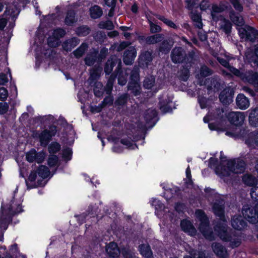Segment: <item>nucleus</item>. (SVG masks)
<instances>
[{
  "mask_svg": "<svg viewBox=\"0 0 258 258\" xmlns=\"http://www.w3.org/2000/svg\"><path fill=\"white\" fill-rule=\"evenodd\" d=\"M223 204L221 202L219 204L215 203L213 209L216 215L219 217L220 221L216 225L215 231L221 239L225 241H230L232 247L239 246L241 243L240 238L233 235V237L230 234L225 223V220L223 216Z\"/></svg>",
  "mask_w": 258,
  "mask_h": 258,
  "instance_id": "1",
  "label": "nucleus"
},
{
  "mask_svg": "<svg viewBox=\"0 0 258 258\" xmlns=\"http://www.w3.org/2000/svg\"><path fill=\"white\" fill-rule=\"evenodd\" d=\"M22 206L17 204L15 201H12L10 205L5 207L2 206V212L0 215V241L3 239V232L2 230H6L8 223L11 221V216L14 214L22 212Z\"/></svg>",
  "mask_w": 258,
  "mask_h": 258,
  "instance_id": "2",
  "label": "nucleus"
},
{
  "mask_svg": "<svg viewBox=\"0 0 258 258\" xmlns=\"http://www.w3.org/2000/svg\"><path fill=\"white\" fill-rule=\"evenodd\" d=\"M245 163L240 159L229 161L227 167L220 165L216 167V173L221 177L230 175L231 173H241L245 170Z\"/></svg>",
  "mask_w": 258,
  "mask_h": 258,
  "instance_id": "3",
  "label": "nucleus"
},
{
  "mask_svg": "<svg viewBox=\"0 0 258 258\" xmlns=\"http://www.w3.org/2000/svg\"><path fill=\"white\" fill-rule=\"evenodd\" d=\"M80 5L75 3L67 6H57L55 8V13L48 14L42 16H76L79 10Z\"/></svg>",
  "mask_w": 258,
  "mask_h": 258,
  "instance_id": "4",
  "label": "nucleus"
},
{
  "mask_svg": "<svg viewBox=\"0 0 258 258\" xmlns=\"http://www.w3.org/2000/svg\"><path fill=\"white\" fill-rule=\"evenodd\" d=\"M239 35L241 39L256 43L255 45L254 51L258 56V31L249 26L238 28Z\"/></svg>",
  "mask_w": 258,
  "mask_h": 258,
  "instance_id": "5",
  "label": "nucleus"
},
{
  "mask_svg": "<svg viewBox=\"0 0 258 258\" xmlns=\"http://www.w3.org/2000/svg\"><path fill=\"white\" fill-rule=\"evenodd\" d=\"M34 0H14L13 3L6 4V10L3 15L1 16H18L21 8H25L26 5L33 3Z\"/></svg>",
  "mask_w": 258,
  "mask_h": 258,
  "instance_id": "6",
  "label": "nucleus"
},
{
  "mask_svg": "<svg viewBox=\"0 0 258 258\" xmlns=\"http://www.w3.org/2000/svg\"><path fill=\"white\" fill-rule=\"evenodd\" d=\"M197 219L200 222L199 229L204 237L209 240L214 239V235L209 227V222L205 213L200 210H198L195 213Z\"/></svg>",
  "mask_w": 258,
  "mask_h": 258,
  "instance_id": "7",
  "label": "nucleus"
},
{
  "mask_svg": "<svg viewBox=\"0 0 258 258\" xmlns=\"http://www.w3.org/2000/svg\"><path fill=\"white\" fill-rule=\"evenodd\" d=\"M224 116V111L223 109H217L214 112H210L204 118L205 122H208L210 120H216L218 124H214L212 123L209 124V127L211 130H225L226 127H223L222 124L224 122L223 119Z\"/></svg>",
  "mask_w": 258,
  "mask_h": 258,
  "instance_id": "8",
  "label": "nucleus"
},
{
  "mask_svg": "<svg viewBox=\"0 0 258 258\" xmlns=\"http://www.w3.org/2000/svg\"><path fill=\"white\" fill-rule=\"evenodd\" d=\"M258 203L254 207L245 205L242 209L244 217L250 223H255L258 220V209L256 208Z\"/></svg>",
  "mask_w": 258,
  "mask_h": 258,
  "instance_id": "9",
  "label": "nucleus"
},
{
  "mask_svg": "<svg viewBox=\"0 0 258 258\" xmlns=\"http://www.w3.org/2000/svg\"><path fill=\"white\" fill-rule=\"evenodd\" d=\"M132 81L129 83L128 90L132 91L135 95H138L141 90L140 85L138 82L139 81V73L137 68L135 69L131 74Z\"/></svg>",
  "mask_w": 258,
  "mask_h": 258,
  "instance_id": "10",
  "label": "nucleus"
},
{
  "mask_svg": "<svg viewBox=\"0 0 258 258\" xmlns=\"http://www.w3.org/2000/svg\"><path fill=\"white\" fill-rule=\"evenodd\" d=\"M240 78L243 81L258 87V74L256 72L249 71L243 74L240 72V76H235Z\"/></svg>",
  "mask_w": 258,
  "mask_h": 258,
  "instance_id": "11",
  "label": "nucleus"
},
{
  "mask_svg": "<svg viewBox=\"0 0 258 258\" xmlns=\"http://www.w3.org/2000/svg\"><path fill=\"white\" fill-rule=\"evenodd\" d=\"M217 59L219 63L227 69V70L222 71V73L224 75H230L231 73L234 76H240V71L229 65L227 59L220 57H218Z\"/></svg>",
  "mask_w": 258,
  "mask_h": 258,
  "instance_id": "12",
  "label": "nucleus"
},
{
  "mask_svg": "<svg viewBox=\"0 0 258 258\" xmlns=\"http://www.w3.org/2000/svg\"><path fill=\"white\" fill-rule=\"evenodd\" d=\"M65 35V31L61 29L54 30L52 35L48 39V44L51 47H56L59 43V38Z\"/></svg>",
  "mask_w": 258,
  "mask_h": 258,
  "instance_id": "13",
  "label": "nucleus"
},
{
  "mask_svg": "<svg viewBox=\"0 0 258 258\" xmlns=\"http://www.w3.org/2000/svg\"><path fill=\"white\" fill-rule=\"evenodd\" d=\"M233 89L227 87L221 92L219 95L220 100L224 104H229L233 101Z\"/></svg>",
  "mask_w": 258,
  "mask_h": 258,
  "instance_id": "14",
  "label": "nucleus"
},
{
  "mask_svg": "<svg viewBox=\"0 0 258 258\" xmlns=\"http://www.w3.org/2000/svg\"><path fill=\"white\" fill-rule=\"evenodd\" d=\"M45 157L43 152L37 153L35 150L32 149L26 154L27 160L29 162L36 161L38 163L42 162Z\"/></svg>",
  "mask_w": 258,
  "mask_h": 258,
  "instance_id": "15",
  "label": "nucleus"
},
{
  "mask_svg": "<svg viewBox=\"0 0 258 258\" xmlns=\"http://www.w3.org/2000/svg\"><path fill=\"white\" fill-rule=\"evenodd\" d=\"M227 117L231 123L238 126L242 124L245 116L243 112H231L228 114Z\"/></svg>",
  "mask_w": 258,
  "mask_h": 258,
  "instance_id": "16",
  "label": "nucleus"
},
{
  "mask_svg": "<svg viewBox=\"0 0 258 258\" xmlns=\"http://www.w3.org/2000/svg\"><path fill=\"white\" fill-rule=\"evenodd\" d=\"M186 8L190 11V16H202L198 11L199 0H184Z\"/></svg>",
  "mask_w": 258,
  "mask_h": 258,
  "instance_id": "17",
  "label": "nucleus"
},
{
  "mask_svg": "<svg viewBox=\"0 0 258 258\" xmlns=\"http://www.w3.org/2000/svg\"><path fill=\"white\" fill-rule=\"evenodd\" d=\"M255 169L258 172V160L256 161V164L255 165ZM243 182L249 186H253L251 188V191L253 188L258 187V182L254 177L250 174H245L242 177ZM251 192H250V194Z\"/></svg>",
  "mask_w": 258,
  "mask_h": 258,
  "instance_id": "18",
  "label": "nucleus"
},
{
  "mask_svg": "<svg viewBox=\"0 0 258 258\" xmlns=\"http://www.w3.org/2000/svg\"><path fill=\"white\" fill-rule=\"evenodd\" d=\"M185 54L181 47H176L172 51L171 59L174 63H180L185 60Z\"/></svg>",
  "mask_w": 258,
  "mask_h": 258,
  "instance_id": "19",
  "label": "nucleus"
},
{
  "mask_svg": "<svg viewBox=\"0 0 258 258\" xmlns=\"http://www.w3.org/2000/svg\"><path fill=\"white\" fill-rule=\"evenodd\" d=\"M137 51L134 47H130L124 53L123 60L126 64H131L136 56Z\"/></svg>",
  "mask_w": 258,
  "mask_h": 258,
  "instance_id": "20",
  "label": "nucleus"
},
{
  "mask_svg": "<svg viewBox=\"0 0 258 258\" xmlns=\"http://www.w3.org/2000/svg\"><path fill=\"white\" fill-rule=\"evenodd\" d=\"M180 226L183 231L188 233L190 235H195L196 233V228L191 222L187 219L181 221Z\"/></svg>",
  "mask_w": 258,
  "mask_h": 258,
  "instance_id": "21",
  "label": "nucleus"
},
{
  "mask_svg": "<svg viewBox=\"0 0 258 258\" xmlns=\"http://www.w3.org/2000/svg\"><path fill=\"white\" fill-rule=\"evenodd\" d=\"M237 107L240 109H246L250 105L249 99L242 94H239L236 98Z\"/></svg>",
  "mask_w": 258,
  "mask_h": 258,
  "instance_id": "22",
  "label": "nucleus"
},
{
  "mask_svg": "<svg viewBox=\"0 0 258 258\" xmlns=\"http://www.w3.org/2000/svg\"><path fill=\"white\" fill-rule=\"evenodd\" d=\"M232 226L236 230H242L246 225L245 221L240 216H234L231 220Z\"/></svg>",
  "mask_w": 258,
  "mask_h": 258,
  "instance_id": "23",
  "label": "nucleus"
},
{
  "mask_svg": "<svg viewBox=\"0 0 258 258\" xmlns=\"http://www.w3.org/2000/svg\"><path fill=\"white\" fill-rule=\"evenodd\" d=\"M245 142L249 148H258V133H250Z\"/></svg>",
  "mask_w": 258,
  "mask_h": 258,
  "instance_id": "24",
  "label": "nucleus"
},
{
  "mask_svg": "<svg viewBox=\"0 0 258 258\" xmlns=\"http://www.w3.org/2000/svg\"><path fill=\"white\" fill-rule=\"evenodd\" d=\"M212 248L215 253L219 257L225 258L227 255L226 249L220 243H214L212 244Z\"/></svg>",
  "mask_w": 258,
  "mask_h": 258,
  "instance_id": "25",
  "label": "nucleus"
},
{
  "mask_svg": "<svg viewBox=\"0 0 258 258\" xmlns=\"http://www.w3.org/2000/svg\"><path fill=\"white\" fill-rule=\"evenodd\" d=\"M116 63H118V68H119L121 64L120 59L114 56L111 57L110 59L108 60L104 69L106 73L109 74L112 71L114 65Z\"/></svg>",
  "mask_w": 258,
  "mask_h": 258,
  "instance_id": "26",
  "label": "nucleus"
},
{
  "mask_svg": "<svg viewBox=\"0 0 258 258\" xmlns=\"http://www.w3.org/2000/svg\"><path fill=\"white\" fill-rule=\"evenodd\" d=\"M204 84L207 86L208 90L213 89L214 91L218 90L220 85L217 78L206 79Z\"/></svg>",
  "mask_w": 258,
  "mask_h": 258,
  "instance_id": "27",
  "label": "nucleus"
},
{
  "mask_svg": "<svg viewBox=\"0 0 258 258\" xmlns=\"http://www.w3.org/2000/svg\"><path fill=\"white\" fill-rule=\"evenodd\" d=\"M106 251L110 256L113 257L117 256L120 252L117 244L114 242L109 243L106 246Z\"/></svg>",
  "mask_w": 258,
  "mask_h": 258,
  "instance_id": "28",
  "label": "nucleus"
},
{
  "mask_svg": "<svg viewBox=\"0 0 258 258\" xmlns=\"http://www.w3.org/2000/svg\"><path fill=\"white\" fill-rule=\"evenodd\" d=\"M139 59V63L141 66H147L152 60V53L149 51L143 52L140 55Z\"/></svg>",
  "mask_w": 258,
  "mask_h": 258,
  "instance_id": "29",
  "label": "nucleus"
},
{
  "mask_svg": "<svg viewBox=\"0 0 258 258\" xmlns=\"http://www.w3.org/2000/svg\"><path fill=\"white\" fill-rule=\"evenodd\" d=\"M104 6L110 8L108 15L106 16H114L117 0H103Z\"/></svg>",
  "mask_w": 258,
  "mask_h": 258,
  "instance_id": "30",
  "label": "nucleus"
},
{
  "mask_svg": "<svg viewBox=\"0 0 258 258\" xmlns=\"http://www.w3.org/2000/svg\"><path fill=\"white\" fill-rule=\"evenodd\" d=\"M47 133V130H46L41 133H36L35 135L36 137L39 138L40 144L42 146H46L51 139Z\"/></svg>",
  "mask_w": 258,
  "mask_h": 258,
  "instance_id": "31",
  "label": "nucleus"
},
{
  "mask_svg": "<svg viewBox=\"0 0 258 258\" xmlns=\"http://www.w3.org/2000/svg\"><path fill=\"white\" fill-rule=\"evenodd\" d=\"M249 121L252 126H258V108L251 111L249 115Z\"/></svg>",
  "mask_w": 258,
  "mask_h": 258,
  "instance_id": "32",
  "label": "nucleus"
},
{
  "mask_svg": "<svg viewBox=\"0 0 258 258\" xmlns=\"http://www.w3.org/2000/svg\"><path fill=\"white\" fill-rule=\"evenodd\" d=\"M226 8V6L223 4H220L219 5L216 4H212L210 10V16H216V14L223 12Z\"/></svg>",
  "mask_w": 258,
  "mask_h": 258,
  "instance_id": "33",
  "label": "nucleus"
},
{
  "mask_svg": "<svg viewBox=\"0 0 258 258\" xmlns=\"http://www.w3.org/2000/svg\"><path fill=\"white\" fill-rule=\"evenodd\" d=\"M151 203L152 206H154L155 208V214L159 217L161 216V214H160V213L162 212V210L164 211L165 210V208L163 207L161 202L157 199H153L151 201Z\"/></svg>",
  "mask_w": 258,
  "mask_h": 258,
  "instance_id": "34",
  "label": "nucleus"
},
{
  "mask_svg": "<svg viewBox=\"0 0 258 258\" xmlns=\"http://www.w3.org/2000/svg\"><path fill=\"white\" fill-rule=\"evenodd\" d=\"M139 251L144 257L150 258L152 256V252L148 244H142L139 246Z\"/></svg>",
  "mask_w": 258,
  "mask_h": 258,
  "instance_id": "35",
  "label": "nucleus"
},
{
  "mask_svg": "<svg viewBox=\"0 0 258 258\" xmlns=\"http://www.w3.org/2000/svg\"><path fill=\"white\" fill-rule=\"evenodd\" d=\"M212 74V72L208 67L206 66L202 67L200 70V74L197 75V78L199 80L200 85H203L202 82L200 81L201 78L210 76Z\"/></svg>",
  "mask_w": 258,
  "mask_h": 258,
  "instance_id": "36",
  "label": "nucleus"
},
{
  "mask_svg": "<svg viewBox=\"0 0 258 258\" xmlns=\"http://www.w3.org/2000/svg\"><path fill=\"white\" fill-rule=\"evenodd\" d=\"M89 12L90 16H102V10L98 5L92 6L89 9Z\"/></svg>",
  "mask_w": 258,
  "mask_h": 258,
  "instance_id": "37",
  "label": "nucleus"
},
{
  "mask_svg": "<svg viewBox=\"0 0 258 258\" xmlns=\"http://www.w3.org/2000/svg\"><path fill=\"white\" fill-rule=\"evenodd\" d=\"M163 36L161 34H156L148 37L146 39V42L147 44H155L162 40Z\"/></svg>",
  "mask_w": 258,
  "mask_h": 258,
  "instance_id": "38",
  "label": "nucleus"
},
{
  "mask_svg": "<svg viewBox=\"0 0 258 258\" xmlns=\"http://www.w3.org/2000/svg\"><path fill=\"white\" fill-rule=\"evenodd\" d=\"M207 10H211V4L208 0H202L198 6V11L201 13L202 11H206Z\"/></svg>",
  "mask_w": 258,
  "mask_h": 258,
  "instance_id": "39",
  "label": "nucleus"
},
{
  "mask_svg": "<svg viewBox=\"0 0 258 258\" xmlns=\"http://www.w3.org/2000/svg\"><path fill=\"white\" fill-rule=\"evenodd\" d=\"M231 21L236 26L237 30L238 28L244 27L245 26H247L245 24V22L243 19V17H232Z\"/></svg>",
  "mask_w": 258,
  "mask_h": 258,
  "instance_id": "40",
  "label": "nucleus"
},
{
  "mask_svg": "<svg viewBox=\"0 0 258 258\" xmlns=\"http://www.w3.org/2000/svg\"><path fill=\"white\" fill-rule=\"evenodd\" d=\"M128 71H129V70H126L125 71H121L119 72L118 75V82L119 85L123 86L126 84V76L128 74Z\"/></svg>",
  "mask_w": 258,
  "mask_h": 258,
  "instance_id": "41",
  "label": "nucleus"
},
{
  "mask_svg": "<svg viewBox=\"0 0 258 258\" xmlns=\"http://www.w3.org/2000/svg\"><path fill=\"white\" fill-rule=\"evenodd\" d=\"M87 48V45L85 43L82 44L79 48H78L74 52L75 56L77 58L81 57L84 53Z\"/></svg>",
  "mask_w": 258,
  "mask_h": 258,
  "instance_id": "42",
  "label": "nucleus"
},
{
  "mask_svg": "<svg viewBox=\"0 0 258 258\" xmlns=\"http://www.w3.org/2000/svg\"><path fill=\"white\" fill-rule=\"evenodd\" d=\"M38 174L42 178H45L49 176L50 172L47 167L45 166H41L38 169Z\"/></svg>",
  "mask_w": 258,
  "mask_h": 258,
  "instance_id": "43",
  "label": "nucleus"
},
{
  "mask_svg": "<svg viewBox=\"0 0 258 258\" xmlns=\"http://www.w3.org/2000/svg\"><path fill=\"white\" fill-rule=\"evenodd\" d=\"M157 116V112L155 109H148L145 114V118L146 120L148 122L155 118Z\"/></svg>",
  "mask_w": 258,
  "mask_h": 258,
  "instance_id": "44",
  "label": "nucleus"
},
{
  "mask_svg": "<svg viewBox=\"0 0 258 258\" xmlns=\"http://www.w3.org/2000/svg\"><path fill=\"white\" fill-rule=\"evenodd\" d=\"M220 27L226 33H229L231 29V25L230 23L226 21L224 19L221 20Z\"/></svg>",
  "mask_w": 258,
  "mask_h": 258,
  "instance_id": "45",
  "label": "nucleus"
},
{
  "mask_svg": "<svg viewBox=\"0 0 258 258\" xmlns=\"http://www.w3.org/2000/svg\"><path fill=\"white\" fill-rule=\"evenodd\" d=\"M155 83V78L151 76L146 78L144 82V86L147 89H151Z\"/></svg>",
  "mask_w": 258,
  "mask_h": 258,
  "instance_id": "46",
  "label": "nucleus"
},
{
  "mask_svg": "<svg viewBox=\"0 0 258 258\" xmlns=\"http://www.w3.org/2000/svg\"><path fill=\"white\" fill-rule=\"evenodd\" d=\"M121 143L124 145L126 148L130 149H135L137 147L136 145L133 144L132 141L128 139H123L120 141Z\"/></svg>",
  "mask_w": 258,
  "mask_h": 258,
  "instance_id": "47",
  "label": "nucleus"
},
{
  "mask_svg": "<svg viewBox=\"0 0 258 258\" xmlns=\"http://www.w3.org/2000/svg\"><path fill=\"white\" fill-rule=\"evenodd\" d=\"M188 252L190 255L186 256L184 258H196L197 255H198V258H205V254L203 252H198L197 254V251L194 249L189 250Z\"/></svg>",
  "mask_w": 258,
  "mask_h": 258,
  "instance_id": "48",
  "label": "nucleus"
},
{
  "mask_svg": "<svg viewBox=\"0 0 258 258\" xmlns=\"http://www.w3.org/2000/svg\"><path fill=\"white\" fill-rule=\"evenodd\" d=\"M99 27L101 29L111 30L113 28V25L110 21H106L105 22H101L100 23Z\"/></svg>",
  "mask_w": 258,
  "mask_h": 258,
  "instance_id": "49",
  "label": "nucleus"
},
{
  "mask_svg": "<svg viewBox=\"0 0 258 258\" xmlns=\"http://www.w3.org/2000/svg\"><path fill=\"white\" fill-rule=\"evenodd\" d=\"M60 149L59 144L56 142L52 143L48 147L49 152L50 153H55L58 152Z\"/></svg>",
  "mask_w": 258,
  "mask_h": 258,
  "instance_id": "50",
  "label": "nucleus"
},
{
  "mask_svg": "<svg viewBox=\"0 0 258 258\" xmlns=\"http://www.w3.org/2000/svg\"><path fill=\"white\" fill-rule=\"evenodd\" d=\"M90 32V30L86 26H82L78 28L77 33L80 36H86Z\"/></svg>",
  "mask_w": 258,
  "mask_h": 258,
  "instance_id": "51",
  "label": "nucleus"
},
{
  "mask_svg": "<svg viewBox=\"0 0 258 258\" xmlns=\"http://www.w3.org/2000/svg\"><path fill=\"white\" fill-rule=\"evenodd\" d=\"M102 71L101 68H97L96 69H92L90 71V78L93 80L97 79L101 74Z\"/></svg>",
  "mask_w": 258,
  "mask_h": 258,
  "instance_id": "52",
  "label": "nucleus"
},
{
  "mask_svg": "<svg viewBox=\"0 0 258 258\" xmlns=\"http://www.w3.org/2000/svg\"><path fill=\"white\" fill-rule=\"evenodd\" d=\"M73 42H77V39L73 38L71 40L67 41L66 42L63 43L62 46L64 49L67 51H70L71 50L72 48L73 47L72 46V43Z\"/></svg>",
  "mask_w": 258,
  "mask_h": 258,
  "instance_id": "53",
  "label": "nucleus"
},
{
  "mask_svg": "<svg viewBox=\"0 0 258 258\" xmlns=\"http://www.w3.org/2000/svg\"><path fill=\"white\" fill-rule=\"evenodd\" d=\"M160 20L171 28H176L177 27L176 24L169 20L168 17H160Z\"/></svg>",
  "mask_w": 258,
  "mask_h": 258,
  "instance_id": "54",
  "label": "nucleus"
},
{
  "mask_svg": "<svg viewBox=\"0 0 258 258\" xmlns=\"http://www.w3.org/2000/svg\"><path fill=\"white\" fill-rule=\"evenodd\" d=\"M121 253L124 258H136L135 254L128 249H122Z\"/></svg>",
  "mask_w": 258,
  "mask_h": 258,
  "instance_id": "55",
  "label": "nucleus"
},
{
  "mask_svg": "<svg viewBox=\"0 0 258 258\" xmlns=\"http://www.w3.org/2000/svg\"><path fill=\"white\" fill-rule=\"evenodd\" d=\"M171 48V45L168 43L164 42L162 44V46L160 47V51L164 53H167L169 52V50Z\"/></svg>",
  "mask_w": 258,
  "mask_h": 258,
  "instance_id": "56",
  "label": "nucleus"
},
{
  "mask_svg": "<svg viewBox=\"0 0 258 258\" xmlns=\"http://www.w3.org/2000/svg\"><path fill=\"white\" fill-rule=\"evenodd\" d=\"M58 162V158L55 155H51L49 157L48 164L49 166L52 167L55 166Z\"/></svg>",
  "mask_w": 258,
  "mask_h": 258,
  "instance_id": "57",
  "label": "nucleus"
},
{
  "mask_svg": "<svg viewBox=\"0 0 258 258\" xmlns=\"http://www.w3.org/2000/svg\"><path fill=\"white\" fill-rule=\"evenodd\" d=\"M96 55V53H94L93 54L90 55H88L85 59V61L88 66H91L93 64L94 61V57Z\"/></svg>",
  "mask_w": 258,
  "mask_h": 258,
  "instance_id": "58",
  "label": "nucleus"
},
{
  "mask_svg": "<svg viewBox=\"0 0 258 258\" xmlns=\"http://www.w3.org/2000/svg\"><path fill=\"white\" fill-rule=\"evenodd\" d=\"M198 100L202 108H205L208 106V103L209 102V100L206 98L199 97Z\"/></svg>",
  "mask_w": 258,
  "mask_h": 258,
  "instance_id": "59",
  "label": "nucleus"
},
{
  "mask_svg": "<svg viewBox=\"0 0 258 258\" xmlns=\"http://www.w3.org/2000/svg\"><path fill=\"white\" fill-rule=\"evenodd\" d=\"M8 96V91L4 87L0 88V99L5 100L7 99Z\"/></svg>",
  "mask_w": 258,
  "mask_h": 258,
  "instance_id": "60",
  "label": "nucleus"
},
{
  "mask_svg": "<svg viewBox=\"0 0 258 258\" xmlns=\"http://www.w3.org/2000/svg\"><path fill=\"white\" fill-rule=\"evenodd\" d=\"M127 98V94H123L120 96L118 99L116 101V103L118 105H121L124 104L126 101Z\"/></svg>",
  "mask_w": 258,
  "mask_h": 258,
  "instance_id": "61",
  "label": "nucleus"
},
{
  "mask_svg": "<svg viewBox=\"0 0 258 258\" xmlns=\"http://www.w3.org/2000/svg\"><path fill=\"white\" fill-rule=\"evenodd\" d=\"M150 30L152 33H156L160 31L161 28L159 26L153 23L150 21Z\"/></svg>",
  "mask_w": 258,
  "mask_h": 258,
  "instance_id": "62",
  "label": "nucleus"
},
{
  "mask_svg": "<svg viewBox=\"0 0 258 258\" xmlns=\"http://www.w3.org/2000/svg\"><path fill=\"white\" fill-rule=\"evenodd\" d=\"M72 154V150L70 148H67L63 151V157L67 160H70L71 158Z\"/></svg>",
  "mask_w": 258,
  "mask_h": 258,
  "instance_id": "63",
  "label": "nucleus"
},
{
  "mask_svg": "<svg viewBox=\"0 0 258 258\" xmlns=\"http://www.w3.org/2000/svg\"><path fill=\"white\" fill-rule=\"evenodd\" d=\"M194 25L199 28H202L203 24L202 22L201 17H192Z\"/></svg>",
  "mask_w": 258,
  "mask_h": 258,
  "instance_id": "64",
  "label": "nucleus"
}]
</instances>
